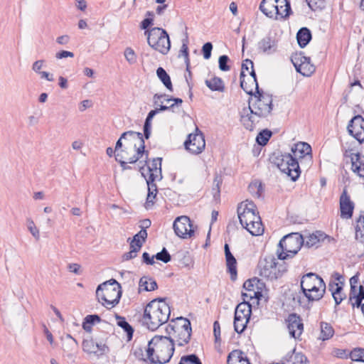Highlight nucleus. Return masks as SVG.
<instances>
[{
  "label": "nucleus",
  "mask_w": 364,
  "mask_h": 364,
  "mask_svg": "<svg viewBox=\"0 0 364 364\" xmlns=\"http://www.w3.org/2000/svg\"><path fill=\"white\" fill-rule=\"evenodd\" d=\"M145 145L143 135L140 132L128 131L124 132L116 143L115 159L122 169H129L127 164H134L145 155V161L148 154H145Z\"/></svg>",
  "instance_id": "f257e3e1"
},
{
  "label": "nucleus",
  "mask_w": 364,
  "mask_h": 364,
  "mask_svg": "<svg viewBox=\"0 0 364 364\" xmlns=\"http://www.w3.org/2000/svg\"><path fill=\"white\" fill-rule=\"evenodd\" d=\"M273 109L272 95L262 91L249 100L250 113L242 114L241 122L245 129L252 130L254 124L258 122L259 118L267 117Z\"/></svg>",
  "instance_id": "f03ea898"
},
{
  "label": "nucleus",
  "mask_w": 364,
  "mask_h": 364,
  "mask_svg": "<svg viewBox=\"0 0 364 364\" xmlns=\"http://www.w3.org/2000/svg\"><path fill=\"white\" fill-rule=\"evenodd\" d=\"M170 314V306L166 303L165 299H154L144 309L143 325L151 331H155L167 322Z\"/></svg>",
  "instance_id": "7ed1b4c3"
},
{
  "label": "nucleus",
  "mask_w": 364,
  "mask_h": 364,
  "mask_svg": "<svg viewBox=\"0 0 364 364\" xmlns=\"http://www.w3.org/2000/svg\"><path fill=\"white\" fill-rule=\"evenodd\" d=\"M237 215L242 226L252 235L258 236L263 234L262 220L252 201L246 200L240 203L237 207Z\"/></svg>",
  "instance_id": "20e7f679"
},
{
  "label": "nucleus",
  "mask_w": 364,
  "mask_h": 364,
  "mask_svg": "<svg viewBox=\"0 0 364 364\" xmlns=\"http://www.w3.org/2000/svg\"><path fill=\"white\" fill-rule=\"evenodd\" d=\"M174 346L171 338L155 336L148 343L147 359L154 364L168 363L173 354Z\"/></svg>",
  "instance_id": "39448f33"
},
{
  "label": "nucleus",
  "mask_w": 364,
  "mask_h": 364,
  "mask_svg": "<svg viewBox=\"0 0 364 364\" xmlns=\"http://www.w3.org/2000/svg\"><path fill=\"white\" fill-rule=\"evenodd\" d=\"M166 331L171 338L174 346L178 347L188 344L191 336V321L183 317L173 319L166 328Z\"/></svg>",
  "instance_id": "423d86ee"
},
{
  "label": "nucleus",
  "mask_w": 364,
  "mask_h": 364,
  "mask_svg": "<svg viewBox=\"0 0 364 364\" xmlns=\"http://www.w3.org/2000/svg\"><path fill=\"white\" fill-rule=\"evenodd\" d=\"M98 301L107 309L115 306L122 296L121 287L114 279L100 284L96 290Z\"/></svg>",
  "instance_id": "0eeeda50"
},
{
  "label": "nucleus",
  "mask_w": 364,
  "mask_h": 364,
  "mask_svg": "<svg viewBox=\"0 0 364 364\" xmlns=\"http://www.w3.org/2000/svg\"><path fill=\"white\" fill-rule=\"evenodd\" d=\"M304 244L303 235L292 232L284 236L279 241L277 255L280 260L294 257Z\"/></svg>",
  "instance_id": "6e6552de"
},
{
  "label": "nucleus",
  "mask_w": 364,
  "mask_h": 364,
  "mask_svg": "<svg viewBox=\"0 0 364 364\" xmlns=\"http://www.w3.org/2000/svg\"><path fill=\"white\" fill-rule=\"evenodd\" d=\"M259 275L268 280H274L282 276L287 268L284 262H278L274 256H267L258 264Z\"/></svg>",
  "instance_id": "1a4fd4ad"
},
{
  "label": "nucleus",
  "mask_w": 364,
  "mask_h": 364,
  "mask_svg": "<svg viewBox=\"0 0 364 364\" xmlns=\"http://www.w3.org/2000/svg\"><path fill=\"white\" fill-rule=\"evenodd\" d=\"M147 43L150 47L163 55L168 53L171 42L167 32L159 27H154L144 31Z\"/></svg>",
  "instance_id": "9d476101"
},
{
  "label": "nucleus",
  "mask_w": 364,
  "mask_h": 364,
  "mask_svg": "<svg viewBox=\"0 0 364 364\" xmlns=\"http://www.w3.org/2000/svg\"><path fill=\"white\" fill-rule=\"evenodd\" d=\"M109 333L105 331L100 332L94 338H87L83 340L82 350L90 354L97 357L109 352L107 340Z\"/></svg>",
  "instance_id": "9b49d317"
},
{
  "label": "nucleus",
  "mask_w": 364,
  "mask_h": 364,
  "mask_svg": "<svg viewBox=\"0 0 364 364\" xmlns=\"http://www.w3.org/2000/svg\"><path fill=\"white\" fill-rule=\"evenodd\" d=\"M274 163L279 170L287 174L293 181L298 179L300 176V162L293 158L291 154H280L273 159Z\"/></svg>",
  "instance_id": "f8f14e48"
},
{
  "label": "nucleus",
  "mask_w": 364,
  "mask_h": 364,
  "mask_svg": "<svg viewBox=\"0 0 364 364\" xmlns=\"http://www.w3.org/2000/svg\"><path fill=\"white\" fill-rule=\"evenodd\" d=\"M252 312V307L249 301L239 304L235 311L234 328L237 333H242L248 323Z\"/></svg>",
  "instance_id": "ddd939ff"
},
{
  "label": "nucleus",
  "mask_w": 364,
  "mask_h": 364,
  "mask_svg": "<svg viewBox=\"0 0 364 364\" xmlns=\"http://www.w3.org/2000/svg\"><path fill=\"white\" fill-rule=\"evenodd\" d=\"M293 158L300 162V165L309 168L312 164L311 147L306 142H298L291 147Z\"/></svg>",
  "instance_id": "4468645a"
},
{
  "label": "nucleus",
  "mask_w": 364,
  "mask_h": 364,
  "mask_svg": "<svg viewBox=\"0 0 364 364\" xmlns=\"http://www.w3.org/2000/svg\"><path fill=\"white\" fill-rule=\"evenodd\" d=\"M173 228L177 236L181 238H191L194 235V228L190 218L186 215L177 217Z\"/></svg>",
  "instance_id": "2eb2a0df"
},
{
  "label": "nucleus",
  "mask_w": 364,
  "mask_h": 364,
  "mask_svg": "<svg viewBox=\"0 0 364 364\" xmlns=\"http://www.w3.org/2000/svg\"><path fill=\"white\" fill-rule=\"evenodd\" d=\"M185 148L193 154L201 153L205 146V138L202 132L196 127V133L188 134L184 142Z\"/></svg>",
  "instance_id": "dca6fc26"
},
{
  "label": "nucleus",
  "mask_w": 364,
  "mask_h": 364,
  "mask_svg": "<svg viewBox=\"0 0 364 364\" xmlns=\"http://www.w3.org/2000/svg\"><path fill=\"white\" fill-rule=\"evenodd\" d=\"M161 158H156L146 168L144 166L140 167L141 173L146 181L154 182L161 179Z\"/></svg>",
  "instance_id": "f3484780"
},
{
  "label": "nucleus",
  "mask_w": 364,
  "mask_h": 364,
  "mask_svg": "<svg viewBox=\"0 0 364 364\" xmlns=\"http://www.w3.org/2000/svg\"><path fill=\"white\" fill-rule=\"evenodd\" d=\"M347 129L360 144L364 143V119L360 115L355 116L350 119Z\"/></svg>",
  "instance_id": "a211bd4d"
},
{
  "label": "nucleus",
  "mask_w": 364,
  "mask_h": 364,
  "mask_svg": "<svg viewBox=\"0 0 364 364\" xmlns=\"http://www.w3.org/2000/svg\"><path fill=\"white\" fill-rule=\"evenodd\" d=\"M345 156L351 161V170L360 178H364V156L353 149L346 150Z\"/></svg>",
  "instance_id": "6ab92c4d"
},
{
  "label": "nucleus",
  "mask_w": 364,
  "mask_h": 364,
  "mask_svg": "<svg viewBox=\"0 0 364 364\" xmlns=\"http://www.w3.org/2000/svg\"><path fill=\"white\" fill-rule=\"evenodd\" d=\"M287 323L290 336L294 338H299L304 330L301 318L295 314H291L289 315Z\"/></svg>",
  "instance_id": "aec40b11"
},
{
  "label": "nucleus",
  "mask_w": 364,
  "mask_h": 364,
  "mask_svg": "<svg viewBox=\"0 0 364 364\" xmlns=\"http://www.w3.org/2000/svg\"><path fill=\"white\" fill-rule=\"evenodd\" d=\"M296 71L304 76H310L314 71V66L310 63L309 58L306 57H295L292 59Z\"/></svg>",
  "instance_id": "412c9836"
},
{
  "label": "nucleus",
  "mask_w": 364,
  "mask_h": 364,
  "mask_svg": "<svg viewBox=\"0 0 364 364\" xmlns=\"http://www.w3.org/2000/svg\"><path fill=\"white\" fill-rule=\"evenodd\" d=\"M304 238V245L307 247H318L326 239L329 240L328 237L321 231H316L311 234L302 235Z\"/></svg>",
  "instance_id": "4be33fe9"
},
{
  "label": "nucleus",
  "mask_w": 364,
  "mask_h": 364,
  "mask_svg": "<svg viewBox=\"0 0 364 364\" xmlns=\"http://www.w3.org/2000/svg\"><path fill=\"white\" fill-rule=\"evenodd\" d=\"M341 216L345 218H350L353 215V204L349 196L344 191L340 198Z\"/></svg>",
  "instance_id": "5701e85b"
},
{
  "label": "nucleus",
  "mask_w": 364,
  "mask_h": 364,
  "mask_svg": "<svg viewBox=\"0 0 364 364\" xmlns=\"http://www.w3.org/2000/svg\"><path fill=\"white\" fill-rule=\"evenodd\" d=\"M323 281L318 275L315 273H308L304 275L301 279V288L303 294L309 291V287L316 284H321L320 282Z\"/></svg>",
  "instance_id": "b1692460"
},
{
  "label": "nucleus",
  "mask_w": 364,
  "mask_h": 364,
  "mask_svg": "<svg viewBox=\"0 0 364 364\" xmlns=\"http://www.w3.org/2000/svg\"><path fill=\"white\" fill-rule=\"evenodd\" d=\"M247 80L245 77L240 78V87L247 94L254 97L262 91L259 89L257 78L247 77Z\"/></svg>",
  "instance_id": "393cba45"
},
{
  "label": "nucleus",
  "mask_w": 364,
  "mask_h": 364,
  "mask_svg": "<svg viewBox=\"0 0 364 364\" xmlns=\"http://www.w3.org/2000/svg\"><path fill=\"white\" fill-rule=\"evenodd\" d=\"M258 49L265 54H272L277 50V42L271 36H265L259 41Z\"/></svg>",
  "instance_id": "a878e982"
},
{
  "label": "nucleus",
  "mask_w": 364,
  "mask_h": 364,
  "mask_svg": "<svg viewBox=\"0 0 364 364\" xmlns=\"http://www.w3.org/2000/svg\"><path fill=\"white\" fill-rule=\"evenodd\" d=\"M320 284L311 286L309 287V291L304 294L308 301H318L323 296L326 291V284L323 281Z\"/></svg>",
  "instance_id": "bb28decb"
},
{
  "label": "nucleus",
  "mask_w": 364,
  "mask_h": 364,
  "mask_svg": "<svg viewBox=\"0 0 364 364\" xmlns=\"http://www.w3.org/2000/svg\"><path fill=\"white\" fill-rule=\"evenodd\" d=\"M225 259H226V264L228 269L229 272L231 274V279L232 280L235 279L237 277V267H236V259L232 255V254L230 252L229 246L228 244L225 245Z\"/></svg>",
  "instance_id": "cd10ccee"
},
{
  "label": "nucleus",
  "mask_w": 364,
  "mask_h": 364,
  "mask_svg": "<svg viewBox=\"0 0 364 364\" xmlns=\"http://www.w3.org/2000/svg\"><path fill=\"white\" fill-rule=\"evenodd\" d=\"M274 2V0H262L260 3V11L269 18H275L276 13L278 12Z\"/></svg>",
  "instance_id": "c85d7f7f"
},
{
  "label": "nucleus",
  "mask_w": 364,
  "mask_h": 364,
  "mask_svg": "<svg viewBox=\"0 0 364 364\" xmlns=\"http://www.w3.org/2000/svg\"><path fill=\"white\" fill-rule=\"evenodd\" d=\"M228 364H250V363L241 350H235L229 354Z\"/></svg>",
  "instance_id": "c756f323"
},
{
  "label": "nucleus",
  "mask_w": 364,
  "mask_h": 364,
  "mask_svg": "<svg viewBox=\"0 0 364 364\" xmlns=\"http://www.w3.org/2000/svg\"><path fill=\"white\" fill-rule=\"evenodd\" d=\"M328 289L331 291L336 304L338 305L346 298V295L342 292L343 287L339 283L330 282Z\"/></svg>",
  "instance_id": "7c9ffc66"
},
{
  "label": "nucleus",
  "mask_w": 364,
  "mask_h": 364,
  "mask_svg": "<svg viewBox=\"0 0 364 364\" xmlns=\"http://www.w3.org/2000/svg\"><path fill=\"white\" fill-rule=\"evenodd\" d=\"M157 288L156 281L149 277H142L139 282V292L141 291H150Z\"/></svg>",
  "instance_id": "2f4dec72"
},
{
  "label": "nucleus",
  "mask_w": 364,
  "mask_h": 364,
  "mask_svg": "<svg viewBox=\"0 0 364 364\" xmlns=\"http://www.w3.org/2000/svg\"><path fill=\"white\" fill-rule=\"evenodd\" d=\"M146 183L148 186V195L146 198V201L145 203V208L146 209H149L153 206L154 203V199L156 196L157 188L156 185L154 182L146 181Z\"/></svg>",
  "instance_id": "473e14b6"
},
{
  "label": "nucleus",
  "mask_w": 364,
  "mask_h": 364,
  "mask_svg": "<svg viewBox=\"0 0 364 364\" xmlns=\"http://www.w3.org/2000/svg\"><path fill=\"white\" fill-rule=\"evenodd\" d=\"M297 42L301 48L305 47L311 39V33L307 28H301L296 34Z\"/></svg>",
  "instance_id": "72a5a7b5"
},
{
  "label": "nucleus",
  "mask_w": 364,
  "mask_h": 364,
  "mask_svg": "<svg viewBox=\"0 0 364 364\" xmlns=\"http://www.w3.org/2000/svg\"><path fill=\"white\" fill-rule=\"evenodd\" d=\"M63 348L64 351L73 353L78 348L77 341L73 338L70 334H66V336L63 338Z\"/></svg>",
  "instance_id": "f704fd0d"
},
{
  "label": "nucleus",
  "mask_w": 364,
  "mask_h": 364,
  "mask_svg": "<svg viewBox=\"0 0 364 364\" xmlns=\"http://www.w3.org/2000/svg\"><path fill=\"white\" fill-rule=\"evenodd\" d=\"M205 85L213 91L223 92L225 89L223 80L218 77H214L205 80Z\"/></svg>",
  "instance_id": "c9c22d12"
},
{
  "label": "nucleus",
  "mask_w": 364,
  "mask_h": 364,
  "mask_svg": "<svg viewBox=\"0 0 364 364\" xmlns=\"http://www.w3.org/2000/svg\"><path fill=\"white\" fill-rule=\"evenodd\" d=\"M320 338L323 341L328 340L333 336L334 329L330 323L322 321L320 323Z\"/></svg>",
  "instance_id": "e433bc0d"
},
{
  "label": "nucleus",
  "mask_w": 364,
  "mask_h": 364,
  "mask_svg": "<svg viewBox=\"0 0 364 364\" xmlns=\"http://www.w3.org/2000/svg\"><path fill=\"white\" fill-rule=\"evenodd\" d=\"M156 75L164 86L170 91L173 90V86L171 78L166 71L163 68H159L156 70Z\"/></svg>",
  "instance_id": "4c0bfd02"
},
{
  "label": "nucleus",
  "mask_w": 364,
  "mask_h": 364,
  "mask_svg": "<svg viewBox=\"0 0 364 364\" xmlns=\"http://www.w3.org/2000/svg\"><path fill=\"white\" fill-rule=\"evenodd\" d=\"M157 113H159V112L156 109H155L150 111L146 117L144 124V135L146 139H148L151 135V121Z\"/></svg>",
  "instance_id": "58836bf2"
},
{
  "label": "nucleus",
  "mask_w": 364,
  "mask_h": 364,
  "mask_svg": "<svg viewBox=\"0 0 364 364\" xmlns=\"http://www.w3.org/2000/svg\"><path fill=\"white\" fill-rule=\"evenodd\" d=\"M116 318L118 321L117 325L120 326L127 333L128 339L130 340L132 338L134 329L131 325L125 320L124 317L116 315Z\"/></svg>",
  "instance_id": "ea45409f"
},
{
  "label": "nucleus",
  "mask_w": 364,
  "mask_h": 364,
  "mask_svg": "<svg viewBox=\"0 0 364 364\" xmlns=\"http://www.w3.org/2000/svg\"><path fill=\"white\" fill-rule=\"evenodd\" d=\"M355 238L362 242H364V215H360L356 220Z\"/></svg>",
  "instance_id": "a19ab883"
},
{
  "label": "nucleus",
  "mask_w": 364,
  "mask_h": 364,
  "mask_svg": "<svg viewBox=\"0 0 364 364\" xmlns=\"http://www.w3.org/2000/svg\"><path fill=\"white\" fill-rule=\"evenodd\" d=\"M349 358L355 362L364 363V348H355L349 353Z\"/></svg>",
  "instance_id": "79ce46f5"
},
{
  "label": "nucleus",
  "mask_w": 364,
  "mask_h": 364,
  "mask_svg": "<svg viewBox=\"0 0 364 364\" xmlns=\"http://www.w3.org/2000/svg\"><path fill=\"white\" fill-rule=\"evenodd\" d=\"M250 193L255 197L259 198L262 193V186L260 182L255 181L251 183L248 187Z\"/></svg>",
  "instance_id": "37998d69"
},
{
  "label": "nucleus",
  "mask_w": 364,
  "mask_h": 364,
  "mask_svg": "<svg viewBox=\"0 0 364 364\" xmlns=\"http://www.w3.org/2000/svg\"><path fill=\"white\" fill-rule=\"evenodd\" d=\"M223 183V178L220 175L216 174L215 176L214 180H213V184L212 188V192L213 194V197L216 198L217 197H219L220 192V185Z\"/></svg>",
  "instance_id": "c03bdc74"
},
{
  "label": "nucleus",
  "mask_w": 364,
  "mask_h": 364,
  "mask_svg": "<svg viewBox=\"0 0 364 364\" xmlns=\"http://www.w3.org/2000/svg\"><path fill=\"white\" fill-rule=\"evenodd\" d=\"M124 55L126 60L129 63V65H134L136 63L137 56L134 50L132 48H126L124 52Z\"/></svg>",
  "instance_id": "a18cd8bd"
},
{
  "label": "nucleus",
  "mask_w": 364,
  "mask_h": 364,
  "mask_svg": "<svg viewBox=\"0 0 364 364\" xmlns=\"http://www.w3.org/2000/svg\"><path fill=\"white\" fill-rule=\"evenodd\" d=\"M272 136V132L269 130H263L257 136L256 141L259 145H265Z\"/></svg>",
  "instance_id": "49530a36"
},
{
  "label": "nucleus",
  "mask_w": 364,
  "mask_h": 364,
  "mask_svg": "<svg viewBox=\"0 0 364 364\" xmlns=\"http://www.w3.org/2000/svg\"><path fill=\"white\" fill-rule=\"evenodd\" d=\"M26 225H27L28 230H29L31 234L33 235V237H34L36 240H38L40 239L39 230L36 226L33 220L31 218H27Z\"/></svg>",
  "instance_id": "de8ad7c7"
},
{
  "label": "nucleus",
  "mask_w": 364,
  "mask_h": 364,
  "mask_svg": "<svg viewBox=\"0 0 364 364\" xmlns=\"http://www.w3.org/2000/svg\"><path fill=\"white\" fill-rule=\"evenodd\" d=\"M178 364H201L198 357L195 354L182 356Z\"/></svg>",
  "instance_id": "09e8293b"
},
{
  "label": "nucleus",
  "mask_w": 364,
  "mask_h": 364,
  "mask_svg": "<svg viewBox=\"0 0 364 364\" xmlns=\"http://www.w3.org/2000/svg\"><path fill=\"white\" fill-rule=\"evenodd\" d=\"M253 68L254 64L251 60L246 59L243 60L240 73V78L245 77L247 75L246 73H250V71Z\"/></svg>",
  "instance_id": "8fccbe9b"
},
{
  "label": "nucleus",
  "mask_w": 364,
  "mask_h": 364,
  "mask_svg": "<svg viewBox=\"0 0 364 364\" xmlns=\"http://www.w3.org/2000/svg\"><path fill=\"white\" fill-rule=\"evenodd\" d=\"M278 10V12L276 13V17L275 19H278L279 18H284L289 16L290 11H291V6L290 4H287L286 6L283 7H279L277 9Z\"/></svg>",
  "instance_id": "3c124183"
},
{
  "label": "nucleus",
  "mask_w": 364,
  "mask_h": 364,
  "mask_svg": "<svg viewBox=\"0 0 364 364\" xmlns=\"http://www.w3.org/2000/svg\"><path fill=\"white\" fill-rule=\"evenodd\" d=\"M154 256L156 259L160 260L164 263L168 262L171 259L170 254L165 247H164L160 252H158Z\"/></svg>",
  "instance_id": "603ef678"
},
{
  "label": "nucleus",
  "mask_w": 364,
  "mask_h": 364,
  "mask_svg": "<svg viewBox=\"0 0 364 364\" xmlns=\"http://www.w3.org/2000/svg\"><path fill=\"white\" fill-rule=\"evenodd\" d=\"M292 364H306L307 361L306 357L301 353H296L291 355Z\"/></svg>",
  "instance_id": "864d4df0"
},
{
  "label": "nucleus",
  "mask_w": 364,
  "mask_h": 364,
  "mask_svg": "<svg viewBox=\"0 0 364 364\" xmlns=\"http://www.w3.org/2000/svg\"><path fill=\"white\" fill-rule=\"evenodd\" d=\"M259 284L262 285V284L259 282V279L254 278L245 282L243 288L245 290L257 289V287H258Z\"/></svg>",
  "instance_id": "5fc2aeb1"
},
{
  "label": "nucleus",
  "mask_w": 364,
  "mask_h": 364,
  "mask_svg": "<svg viewBox=\"0 0 364 364\" xmlns=\"http://www.w3.org/2000/svg\"><path fill=\"white\" fill-rule=\"evenodd\" d=\"M229 61V58L228 55H223L220 56L218 60L219 68L222 71H228L230 70V66L228 65V63Z\"/></svg>",
  "instance_id": "6e6d98bb"
},
{
  "label": "nucleus",
  "mask_w": 364,
  "mask_h": 364,
  "mask_svg": "<svg viewBox=\"0 0 364 364\" xmlns=\"http://www.w3.org/2000/svg\"><path fill=\"white\" fill-rule=\"evenodd\" d=\"M350 301L352 302V305L353 307H362V300L363 299L360 296L357 295V292L350 293L349 294Z\"/></svg>",
  "instance_id": "4d7b16f0"
},
{
  "label": "nucleus",
  "mask_w": 364,
  "mask_h": 364,
  "mask_svg": "<svg viewBox=\"0 0 364 364\" xmlns=\"http://www.w3.org/2000/svg\"><path fill=\"white\" fill-rule=\"evenodd\" d=\"M213 45L211 43H205L202 48L203 55L205 59H209L211 56Z\"/></svg>",
  "instance_id": "13d9d810"
},
{
  "label": "nucleus",
  "mask_w": 364,
  "mask_h": 364,
  "mask_svg": "<svg viewBox=\"0 0 364 364\" xmlns=\"http://www.w3.org/2000/svg\"><path fill=\"white\" fill-rule=\"evenodd\" d=\"M146 237H147V232L145 229H142L133 237L132 240L136 241V242L142 241V242L144 243Z\"/></svg>",
  "instance_id": "bf43d9fd"
},
{
  "label": "nucleus",
  "mask_w": 364,
  "mask_h": 364,
  "mask_svg": "<svg viewBox=\"0 0 364 364\" xmlns=\"http://www.w3.org/2000/svg\"><path fill=\"white\" fill-rule=\"evenodd\" d=\"M68 269L77 275H79L81 274V266L79 264L77 263H71L68 265Z\"/></svg>",
  "instance_id": "052dcab7"
},
{
  "label": "nucleus",
  "mask_w": 364,
  "mask_h": 364,
  "mask_svg": "<svg viewBox=\"0 0 364 364\" xmlns=\"http://www.w3.org/2000/svg\"><path fill=\"white\" fill-rule=\"evenodd\" d=\"M358 280H359V278H358V274L354 275L353 277H352L350 279V293L357 292V284L358 283Z\"/></svg>",
  "instance_id": "680f3d73"
},
{
  "label": "nucleus",
  "mask_w": 364,
  "mask_h": 364,
  "mask_svg": "<svg viewBox=\"0 0 364 364\" xmlns=\"http://www.w3.org/2000/svg\"><path fill=\"white\" fill-rule=\"evenodd\" d=\"M74 53L70 51L61 50L55 53V58L57 59H63L65 58H73Z\"/></svg>",
  "instance_id": "e2e57ef3"
},
{
  "label": "nucleus",
  "mask_w": 364,
  "mask_h": 364,
  "mask_svg": "<svg viewBox=\"0 0 364 364\" xmlns=\"http://www.w3.org/2000/svg\"><path fill=\"white\" fill-rule=\"evenodd\" d=\"M143 244L142 241L136 242L132 240L130 242V250L134 251V252L137 254V252L141 250Z\"/></svg>",
  "instance_id": "0e129e2a"
},
{
  "label": "nucleus",
  "mask_w": 364,
  "mask_h": 364,
  "mask_svg": "<svg viewBox=\"0 0 364 364\" xmlns=\"http://www.w3.org/2000/svg\"><path fill=\"white\" fill-rule=\"evenodd\" d=\"M44 63L45 62L43 60H36V62L33 63V64L32 65V70L35 73L40 74V73L42 72V71H41V69L43 67Z\"/></svg>",
  "instance_id": "69168bd1"
},
{
  "label": "nucleus",
  "mask_w": 364,
  "mask_h": 364,
  "mask_svg": "<svg viewBox=\"0 0 364 364\" xmlns=\"http://www.w3.org/2000/svg\"><path fill=\"white\" fill-rule=\"evenodd\" d=\"M259 287H257V289H250V290H246L248 294V298L250 299H252L253 298L259 299V296H262V294L260 291H258Z\"/></svg>",
  "instance_id": "338daca9"
},
{
  "label": "nucleus",
  "mask_w": 364,
  "mask_h": 364,
  "mask_svg": "<svg viewBox=\"0 0 364 364\" xmlns=\"http://www.w3.org/2000/svg\"><path fill=\"white\" fill-rule=\"evenodd\" d=\"M154 19L152 18H144L140 25V27L141 29H144L145 31L148 30V27L151 26L153 24Z\"/></svg>",
  "instance_id": "774afa93"
}]
</instances>
